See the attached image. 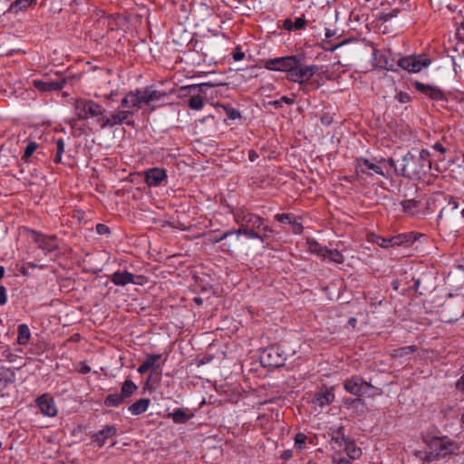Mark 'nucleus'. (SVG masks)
<instances>
[{
    "mask_svg": "<svg viewBox=\"0 0 464 464\" xmlns=\"http://www.w3.org/2000/svg\"><path fill=\"white\" fill-rule=\"evenodd\" d=\"M72 107L76 120L88 121L92 119L102 130L123 124V120L128 115L123 111H113L107 115V111L102 105L84 98H76L72 102Z\"/></svg>",
    "mask_w": 464,
    "mask_h": 464,
    "instance_id": "nucleus-1",
    "label": "nucleus"
},
{
    "mask_svg": "<svg viewBox=\"0 0 464 464\" xmlns=\"http://www.w3.org/2000/svg\"><path fill=\"white\" fill-rule=\"evenodd\" d=\"M319 67L315 64L295 67L290 72L289 80L300 84L307 82L315 73H317Z\"/></svg>",
    "mask_w": 464,
    "mask_h": 464,
    "instance_id": "nucleus-12",
    "label": "nucleus"
},
{
    "mask_svg": "<svg viewBox=\"0 0 464 464\" xmlns=\"http://www.w3.org/2000/svg\"><path fill=\"white\" fill-rule=\"evenodd\" d=\"M459 30H462L464 32V20L460 23Z\"/></svg>",
    "mask_w": 464,
    "mask_h": 464,
    "instance_id": "nucleus-64",
    "label": "nucleus"
},
{
    "mask_svg": "<svg viewBox=\"0 0 464 464\" xmlns=\"http://www.w3.org/2000/svg\"><path fill=\"white\" fill-rule=\"evenodd\" d=\"M37 144L35 142L31 141V155L34 153V151L36 150Z\"/></svg>",
    "mask_w": 464,
    "mask_h": 464,
    "instance_id": "nucleus-59",
    "label": "nucleus"
},
{
    "mask_svg": "<svg viewBox=\"0 0 464 464\" xmlns=\"http://www.w3.org/2000/svg\"><path fill=\"white\" fill-rule=\"evenodd\" d=\"M117 434V429L113 425L106 426L102 430L98 431L97 433L93 434L92 436V442L99 448H102L107 439L112 438Z\"/></svg>",
    "mask_w": 464,
    "mask_h": 464,
    "instance_id": "nucleus-20",
    "label": "nucleus"
},
{
    "mask_svg": "<svg viewBox=\"0 0 464 464\" xmlns=\"http://www.w3.org/2000/svg\"><path fill=\"white\" fill-rule=\"evenodd\" d=\"M323 259H328L335 264H343L344 262L343 254L336 249L327 248Z\"/></svg>",
    "mask_w": 464,
    "mask_h": 464,
    "instance_id": "nucleus-31",
    "label": "nucleus"
},
{
    "mask_svg": "<svg viewBox=\"0 0 464 464\" xmlns=\"http://www.w3.org/2000/svg\"><path fill=\"white\" fill-rule=\"evenodd\" d=\"M394 165V160L381 159L379 161L373 162L367 159H358L355 164V170L357 175H368L377 174L382 177L387 176L388 167L392 168Z\"/></svg>",
    "mask_w": 464,
    "mask_h": 464,
    "instance_id": "nucleus-4",
    "label": "nucleus"
},
{
    "mask_svg": "<svg viewBox=\"0 0 464 464\" xmlns=\"http://www.w3.org/2000/svg\"><path fill=\"white\" fill-rule=\"evenodd\" d=\"M66 83V79L59 75L56 80H34V86L41 92H47L53 91L62 90Z\"/></svg>",
    "mask_w": 464,
    "mask_h": 464,
    "instance_id": "nucleus-14",
    "label": "nucleus"
},
{
    "mask_svg": "<svg viewBox=\"0 0 464 464\" xmlns=\"http://www.w3.org/2000/svg\"><path fill=\"white\" fill-rule=\"evenodd\" d=\"M5 275V267L0 266V279L4 276Z\"/></svg>",
    "mask_w": 464,
    "mask_h": 464,
    "instance_id": "nucleus-62",
    "label": "nucleus"
},
{
    "mask_svg": "<svg viewBox=\"0 0 464 464\" xmlns=\"http://www.w3.org/2000/svg\"><path fill=\"white\" fill-rule=\"evenodd\" d=\"M343 451L353 460L357 459L362 455V450L356 446L353 441L343 440Z\"/></svg>",
    "mask_w": 464,
    "mask_h": 464,
    "instance_id": "nucleus-25",
    "label": "nucleus"
},
{
    "mask_svg": "<svg viewBox=\"0 0 464 464\" xmlns=\"http://www.w3.org/2000/svg\"><path fill=\"white\" fill-rule=\"evenodd\" d=\"M403 211L408 214H413L414 209L418 207V201L415 199H407L400 202Z\"/></svg>",
    "mask_w": 464,
    "mask_h": 464,
    "instance_id": "nucleus-36",
    "label": "nucleus"
},
{
    "mask_svg": "<svg viewBox=\"0 0 464 464\" xmlns=\"http://www.w3.org/2000/svg\"><path fill=\"white\" fill-rule=\"evenodd\" d=\"M167 179L165 169L151 168L145 171V182L150 187H157Z\"/></svg>",
    "mask_w": 464,
    "mask_h": 464,
    "instance_id": "nucleus-19",
    "label": "nucleus"
},
{
    "mask_svg": "<svg viewBox=\"0 0 464 464\" xmlns=\"http://www.w3.org/2000/svg\"><path fill=\"white\" fill-rule=\"evenodd\" d=\"M7 302L6 288L0 285V305L5 304Z\"/></svg>",
    "mask_w": 464,
    "mask_h": 464,
    "instance_id": "nucleus-49",
    "label": "nucleus"
},
{
    "mask_svg": "<svg viewBox=\"0 0 464 464\" xmlns=\"http://www.w3.org/2000/svg\"><path fill=\"white\" fill-rule=\"evenodd\" d=\"M227 233H233L229 235L228 239H225L223 244L220 246V249L223 252L233 253L238 246L240 241V236L237 234V229L227 230Z\"/></svg>",
    "mask_w": 464,
    "mask_h": 464,
    "instance_id": "nucleus-21",
    "label": "nucleus"
},
{
    "mask_svg": "<svg viewBox=\"0 0 464 464\" xmlns=\"http://www.w3.org/2000/svg\"><path fill=\"white\" fill-rule=\"evenodd\" d=\"M162 357L161 354H147L146 360L143 362L147 367L151 369L152 371H157L160 368V364L158 363V361L160 360Z\"/></svg>",
    "mask_w": 464,
    "mask_h": 464,
    "instance_id": "nucleus-34",
    "label": "nucleus"
},
{
    "mask_svg": "<svg viewBox=\"0 0 464 464\" xmlns=\"http://www.w3.org/2000/svg\"><path fill=\"white\" fill-rule=\"evenodd\" d=\"M150 404V400L148 398H141L137 401L133 402L130 407L129 411L132 415H140L144 413Z\"/></svg>",
    "mask_w": 464,
    "mask_h": 464,
    "instance_id": "nucleus-24",
    "label": "nucleus"
},
{
    "mask_svg": "<svg viewBox=\"0 0 464 464\" xmlns=\"http://www.w3.org/2000/svg\"><path fill=\"white\" fill-rule=\"evenodd\" d=\"M430 450H434L437 458L444 459L459 450L458 444L448 437H432L427 441Z\"/></svg>",
    "mask_w": 464,
    "mask_h": 464,
    "instance_id": "nucleus-6",
    "label": "nucleus"
},
{
    "mask_svg": "<svg viewBox=\"0 0 464 464\" xmlns=\"http://www.w3.org/2000/svg\"><path fill=\"white\" fill-rule=\"evenodd\" d=\"M413 86L417 91L432 100L441 101L444 99L443 92L436 86L424 84L418 81L413 82Z\"/></svg>",
    "mask_w": 464,
    "mask_h": 464,
    "instance_id": "nucleus-17",
    "label": "nucleus"
},
{
    "mask_svg": "<svg viewBox=\"0 0 464 464\" xmlns=\"http://www.w3.org/2000/svg\"><path fill=\"white\" fill-rule=\"evenodd\" d=\"M124 401L121 393H111L106 397L104 404L107 407H117L123 403Z\"/></svg>",
    "mask_w": 464,
    "mask_h": 464,
    "instance_id": "nucleus-33",
    "label": "nucleus"
},
{
    "mask_svg": "<svg viewBox=\"0 0 464 464\" xmlns=\"http://www.w3.org/2000/svg\"><path fill=\"white\" fill-rule=\"evenodd\" d=\"M166 97L167 93L165 92L159 91L154 86L135 89L124 95L121 101L120 107L113 111L126 112L128 115L123 120V123L132 126L134 121L130 118L143 104L150 106L154 102L163 101Z\"/></svg>",
    "mask_w": 464,
    "mask_h": 464,
    "instance_id": "nucleus-2",
    "label": "nucleus"
},
{
    "mask_svg": "<svg viewBox=\"0 0 464 464\" xmlns=\"http://www.w3.org/2000/svg\"><path fill=\"white\" fill-rule=\"evenodd\" d=\"M245 57V53L242 52H235L233 53V58L235 61H241Z\"/></svg>",
    "mask_w": 464,
    "mask_h": 464,
    "instance_id": "nucleus-53",
    "label": "nucleus"
},
{
    "mask_svg": "<svg viewBox=\"0 0 464 464\" xmlns=\"http://www.w3.org/2000/svg\"><path fill=\"white\" fill-rule=\"evenodd\" d=\"M18 343L26 344L29 342V328L26 324H21L18 328Z\"/></svg>",
    "mask_w": 464,
    "mask_h": 464,
    "instance_id": "nucleus-35",
    "label": "nucleus"
},
{
    "mask_svg": "<svg viewBox=\"0 0 464 464\" xmlns=\"http://www.w3.org/2000/svg\"><path fill=\"white\" fill-rule=\"evenodd\" d=\"M306 439L305 434L297 433L295 437V443L301 450L304 446Z\"/></svg>",
    "mask_w": 464,
    "mask_h": 464,
    "instance_id": "nucleus-42",
    "label": "nucleus"
},
{
    "mask_svg": "<svg viewBox=\"0 0 464 464\" xmlns=\"http://www.w3.org/2000/svg\"><path fill=\"white\" fill-rule=\"evenodd\" d=\"M231 234L232 233H227V231H226L225 233H223L220 236H215L214 237H212L210 239V242L213 243V244H217V243L222 242L225 239H228L229 238V235H231Z\"/></svg>",
    "mask_w": 464,
    "mask_h": 464,
    "instance_id": "nucleus-45",
    "label": "nucleus"
},
{
    "mask_svg": "<svg viewBox=\"0 0 464 464\" xmlns=\"http://www.w3.org/2000/svg\"><path fill=\"white\" fill-rule=\"evenodd\" d=\"M399 11L397 9L395 10H392V12H389V13H383L380 15V20L383 21V22H387L389 20H391L392 18L397 16Z\"/></svg>",
    "mask_w": 464,
    "mask_h": 464,
    "instance_id": "nucleus-43",
    "label": "nucleus"
},
{
    "mask_svg": "<svg viewBox=\"0 0 464 464\" xmlns=\"http://www.w3.org/2000/svg\"><path fill=\"white\" fill-rule=\"evenodd\" d=\"M13 380V372L5 367H0V392Z\"/></svg>",
    "mask_w": 464,
    "mask_h": 464,
    "instance_id": "nucleus-30",
    "label": "nucleus"
},
{
    "mask_svg": "<svg viewBox=\"0 0 464 464\" xmlns=\"http://www.w3.org/2000/svg\"><path fill=\"white\" fill-rule=\"evenodd\" d=\"M375 65L387 71H397L399 54L390 49L375 51L373 53Z\"/></svg>",
    "mask_w": 464,
    "mask_h": 464,
    "instance_id": "nucleus-9",
    "label": "nucleus"
},
{
    "mask_svg": "<svg viewBox=\"0 0 464 464\" xmlns=\"http://www.w3.org/2000/svg\"><path fill=\"white\" fill-rule=\"evenodd\" d=\"M138 372L140 373V374H144L145 372H147L149 371V368L147 367V365L142 362V364H140L138 368Z\"/></svg>",
    "mask_w": 464,
    "mask_h": 464,
    "instance_id": "nucleus-54",
    "label": "nucleus"
},
{
    "mask_svg": "<svg viewBox=\"0 0 464 464\" xmlns=\"http://www.w3.org/2000/svg\"><path fill=\"white\" fill-rule=\"evenodd\" d=\"M370 387H372V385L369 382H364L362 378L357 376L347 379L343 383L344 390L356 396L363 395Z\"/></svg>",
    "mask_w": 464,
    "mask_h": 464,
    "instance_id": "nucleus-13",
    "label": "nucleus"
},
{
    "mask_svg": "<svg viewBox=\"0 0 464 464\" xmlns=\"http://www.w3.org/2000/svg\"><path fill=\"white\" fill-rule=\"evenodd\" d=\"M280 101H281V102H285V103H287V104L294 103V99L293 98H289L287 96L281 97Z\"/></svg>",
    "mask_w": 464,
    "mask_h": 464,
    "instance_id": "nucleus-55",
    "label": "nucleus"
},
{
    "mask_svg": "<svg viewBox=\"0 0 464 464\" xmlns=\"http://www.w3.org/2000/svg\"><path fill=\"white\" fill-rule=\"evenodd\" d=\"M224 110L226 111L227 117L229 120L234 121V120L239 119L241 117L240 112L235 108L224 106Z\"/></svg>",
    "mask_w": 464,
    "mask_h": 464,
    "instance_id": "nucleus-41",
    "label": "nucleus"
},
{
    "mask_svg": "<svg viewBox=\"0 0 464 464\" xmlns=\"http://www.w3.org/2000/svg\"><path fill=\"white\" fill-rule=\"evenodd\" d=\"M420 279H417V280H415V281H414V285H413V286H414V289H415V290H418V289H419V287H420Z\"/></svg>",
    "mask_w": 464,
    "mask_h": 464,
    "instance_id": "nucleus-60",
    "label": "nucleus"
},
{
    "mask_svg": "<svg viewBox=\"0 0 464 464\" xmlns=\"http://www.w3.org/2000/svg\"><path fill=\"white\" fill-rule=\"evenodd\" d=\"M255 156H256L255 152H250V153H249V159H250V160H252V161H253V160H254Z\"/></svg>",
    "mask_w": 464,
    "mask_h": 464,
    "instance_id": "nucleus-63",
    "label": "nucleus"
},
{
    "mask_svg": "<svg viewBox=\"0 0 464 464\" xmlns=\"http://www.w3.org/2000/svg\"><path fill=\"white\" fill-rule=\"evenodd\" d=\"M306 25V20L304 17H298L294 22V30L304 29Z\"/></svg>",
    "mask_w": 464,
    "mask_h": 464,
    "instance_id": "nucleus-44",
    "label": "nucleus"
},
{
    "mask_svg": "<svg viewBox=\"0 0 464 464\" xmlns=\"http://www.w3.org/2000/svg\"><path fill=\"white\" fill-rule=\"evenodd\" d=\"M414 241H415V237H413V235L411 233H407V234H400V235L392 237L390 238H384V237H379L376 240V243L378 246H380L383 248H388L390 246H401L404 243H409V242L412 243Z\"/></svg>",
    "mask_w": 464,
    "mask_h": 464,
    "instance_id": "nucleus-15",
    "label": "nucleus"
},
{
    "mask_svg": "<svg viewBox=\"0 0 464 464\" xmlns=\"http://www.w3.org/2000/svg\"><path fill=\"white\" fill-rule=\"evenodd\" d=\"M237 230V234H239V236L244 235L247 238H250V239H259L261 242H265V240L266 238V235L259 233L256 228L239 227Z\"/></svg>",
    "mask_w": 464,
    "mask_h": 464,
    "instance_id": "nucleus-26",
    "label": "nucleus"
},
{
    "mask_svg": "<svg viewBox=\"0 0 464 464\" xmlns=\"http://www.w3.org/2000/svg\"><path fill=\"white\" fill-rule=\"evenodd\" d=\"M301 59L295 55L278 57L270 59L266 62V68L271 71H281L287 73L288 79L290 78V72H293L295 67L300 65Z\"/></svg>",
    "mask_w": 464,
    "mask_h": 464,
    "instance_id": "nucleus-7",
    "label": "nucleus"
},
{
    "mask_svg": "<svg viewBox=\"0 0 464 464\" xmlns=\"http://www.w3.org/2000/svg\"><path fill=\"white\" fill-rule=\"evenodd\" d=\"M235 221L240 227H253L264 233H272L273 229L265 224L264 218L245 209H238L234 214Z\"/></svg>",
    "mask_w": 464,
    "mask_h": 464,
    "instance_id": "nucleus-5",
    "label": "nucleus"
},
{
    "mask_svg": "<svg viewBox=\"0 0 464 464\" xmlns=\"http://www.w3.org/2000/svg\"><path fill=\"white\" fill-rule=\"evenodd\" d=\"M111 282L116 285L124 286L128 284H138L133 274L123 271L115 272L111 275Z\"/></svg>",
    "mask_w": 464,
    "mask_h": 464,
    "instance_id": "nucleus-22",
    "label": "nucleus"
},
{
    "mask_svg": "<svg viewBox=\"0 0 464 464\" xmlns=\"http://www.w3.org/2000/svg\"><path fill=\"white\" fill-rule=\"evenodd\" d=\"M28 0H15L10 6L11 12L25 9L28 6Z\"/></svg>",
    "mask_w": 464,
    "mask_h": 464,
    "instance_id": "nucleus-40",
    "label": "nucleus"
},
{
    "mask_svg": "<svg viewBox=\"0 0 464 464\" xmlns=\"http://www.w3.org/2000/svg\"><path fill=\"white\" fill-rule=\"evenodd\" d=\"M36 405L44 415L48 417H53L57 413V408L55 406L53 397L48 394H44L36 400Z\"/></svg>",
    "mask_w": 464,
    "mask_h": 464,
    "instance_id": "nucleus-16",
    "label": "nucleus"
},
{
    "mask_svg": "<svg viewBox=\"0 0 464 464\" xmlns=\"http://www.w3.org/2000/svg\"><path fill=\"white\" fill-rule=\"evenodd\" d=\"M90 372H91V368L86 364L82 365V368L80 369V372H82L83 374H86Z\"/></svg>",
    "mask_w": 464,
    "mask_h": 464,
    "instance_id": "nucleus-57",
    "label": "nucleus"
},
{
    "mask_svg": "<svg viewBox=\"0 0 464 464\" xmlns=\"http://www.w3.org/2000/svg\"><path fill=\"white\" fill-rule=\"evenodd\" d=\"M23 160H26L29 159V143L26 144L24 150V155L22 157Z\"/></svg>",
    "mask_w": 464,
    "mask_h": 464,
    "instance_id": "nucleus-56",
    "label": "nucleus"
},
{
    "mask_svg": "<svg viewBox=\"0 0 464 464\" xmlns=\"http://www.w3.org/2000/svg\"><path fill=\"white\" fill-rule=\"evenodd\" d=\"M211 85L209 83L204 82L199 85L192 84L183 87V90H188L189 92H195L198 90L199 92L202 94H191L188 99V107L192 110L199 111L201 110L205 105V100H206V92L205 88L210 87Z\"/></svg>",
    "mask_w": 464,
    "mask_h": 464,
    "instance_id": "nucleus-10",
    "label": "nucleus"
},
{
    "mask_svg": "<svg viewBox=\"0 0 464 464\" xmlns=\"http://www.w3.org/2000/svg\"><path fill=\"white\" fill-rule=\"evenodd\" d=\"M334 400V394L332 390H324V391H321L319 392H317L314 399H313V402L323 408L326 405H329L331 402H333V401Z\"/></svg>",
    "mask_w": 464,
    "mask_h": 464,
    "instance_id": "nucleus-23",
    "label": "nucleus"
},
{
    "mask_svg": "<svg viewBox=\"0 0 464 464\" xmlns=\"http://www.w3.org/2000/svg\"><path fill=\"white\" fill-rule=\"evenodd\" d=\"M434 453L435 451L431 450H430V452H424L423 459L429 462L433 461L435 459H440V458H437V455Z\"/></svg>",
    "mask_w": 464,
    "mask_h": 464,
    "instance_id": "nucleus-48",
    "label": "nucleus"
},
{
    "mask_svg": "<svg viewBox=\"0 0 464 464\" xmlns=\"http://www.w3.org/2000/svg\"><path fill=\"white\" fill-rule=\"evenodd\" d=\"M64 149H65L64 140L63 139L57 140H56V155H55V158H54V161L56 163L61 162L62 156H63V154L64 152Z\"/></svg>",
    "mask_w": 464,
    "mask_h": 464,
    "instance_id": "nucleus-38",
    "label": "nucleus"
},
{
    "mask_svg": "<svg viewBox=\"0 0 464 464\" xmlns=\"http://www.w3.org/2000/svg\"><path fill=\"white\" fill-rule=\"evenodd\" d=\"M456 389L461 392H464V373L462 376L456 382Z\"/></svg>",
    "mask_w": 464,
    "mask_h": 464,
    "instance_id": "nucleus-51",
    "label": "nucleus"
},
{
    "mask_svg": "<svg viewBox=\"0 0 464 464\" xmlns=\"http://www.w3.org/2000/svg\"><path fill=\"white\" fill-rule=\"evenodd\" d=\"M334 35V33L330 29L325 30V37L330 38Z\"/></svg>",
    "mask_w": 464,
    "mask_h": 464,
    "instance_id": "nucleus-58",
    "label": "nucleus"
},
{
    "mask_svg": "<svg viewBox=\"0 0 464 464\" xmlns=\"http://www.w3.org/2000/svg\"><path fill=\"white\" fill-rule=\"evenodd\" d=\"M275 218L278 222L287 223V224H291V225L295 226L298 229V232H300V230H301V224L299 222H297L296 218L292 214H285V213L276 214L275 216Z\"/></svg>",
    "mask_w": 464,
    "mask_h": 464,
    "instance_id": "nucleus-29",
    "label": "nucleus"
},
{
    "mask_svg": "<svg viewBox=\"0 0 464 464\" xmlns=\"http://www.w3.org/2000/svg\"><path fill=\"white\" fill-rule=\"evenodd\" d=\"M194 301L195 303H197L198 304H201L203 303V300L201 297H195L194 298Z\"/></svg>",
    "mask_w": 464,
    "mask_h": 464,
    "instance_id": "nucleus-61",
    "label": "nucleus"
},
{
    "mask_svg": "<svg viewBox=\"0 0 464 464\" xmlns=\"http://www.w3.org/2000/svg\"><path fill=\"white\" fill-rule=\"evenodd\" d=\"M416 350H417L416 346L410 345V346L399 348V349L395 350L394 353H395V356L402 357V356L408 355L411 353H414Z\"/></svg>",
    "mask_w": 464,
    "mask_h": 464,
    "instance_id": "nucleus-39",
    "label": "nucleus"
},
{
    "mask_svg": "<svg viewBox=\"0 0 464 464\" xmlns=\"http://www.w3.org/2000/svg\"><path fill=\"white\" fill-rule=\"evenodd\" d=\"M274 353L278 355L276 349H275L274 347L267 349L263 356V360H265V356H266L268 358L267 364L274 365V366H280L283 362V360L281 358H278L275 361L269 360V358H271Z\"/></svg>",
    "mask_w": 464,
    "mask_h": 464,
    "instance_id": "nucleus-37",
    "label": "nucleus"
},
{
    "mask_svg": "<svg viewBox=\"0 0 464 464\" xmlns=\"http://www.w3.org/2000/svg\"><path fill=\"white\" fill-rule=\"evenodd\" d=\"M308 249L311 253L324 258L327 247L322 246L317 241L310 239L307 241Z\"/></svg>",
    "mask_w": 464,
    "mask_h": 464,
    "instance_id": "nucleus-32",
    "label": "nucleus"
},
{
    "mask_svg": "<svg viewBox=\"0 0 464 464\" xmlns=\"http://www.w3.org/2000/svg\"><path fill=\"white\" fill-rule=\"evenodd\" d=\"M169 417L172 419L175 423L182 424L186 423L188 420L191 419L192 414L188 412V411H185L183 409H177L173 412L169 414Z\"/></svg>",
    "mask_w": 464,
    "mask_h": 464,
    "instance_id": "nucleus-27",
    "label": "nucleus"
},
{
    "mask_svg": "<svg viewBox=\"0 0 464 464\" xmlns=\"http://www.w3.org/2000/svg\"><path fill=\"white\" fill-rule=\"evenodd\" d=\"M331 447L334 450L332 454V461L334 464H351L352 459L342 450L343 441L338 439L331 440Z\"/></svg>",
    "mask_w": 464,
    "mask_h": 464,
    "instance_id": "nucleus-18",
    "label": "nucleus"
},
{
    "mask_svg": "<svg viewBox=\"0 0 464 464\" xmlns=\"http://www.w3.org/2000/svg\"><path fill=\"white\" fill-rule=\"evenodd\" d=\"M31 237H33L35 250H41L44 254L49 253L56 249L58 243L54 236H44L31 230Z\"/></svg>",
    "mask_w": 464,
    "mask_h": 464,
    "instance_id": "nucleus-11",
    "label": "nucleus"
},
{
    "mask_svg": "<svg viewBox=\"0 0 464 464\" xmlns=\"http://www.w3.org/2000/svg\"><path fill=\"white\" fill-rule=\"evenodd\" d=\"M430 59L422 56H406L399 57L397 69L401 68L411 73L420 72L423 68L430 64Z\"/></svg>",
    "mask_w": 464,
    "mask_h": 464,
    "instance_id": "nucleus-8",
    "label": "nucleus"
},
{
    "mask_svg": "<svg viewBox=\"0 0 464 464\" xmlns=\"http://www.w3.org/2000/svg\"><path fill=\"white\" fill-rule=\"evenodd\" d=\"M396 99L401 102V103H407L411 101V96L410 94H408L407 92H400L397 96H396Z\"/></svg>",
    "mask_w": 464,
    "mask_h": 464,
    "instance_id": "nucleus-46",
    "label": "nucleus"
},
{
    "mask_svg": "<svg viewBox=\"0 0 464 464\" xmlns=\"http://www.w3.org/2000/svg\"><path fill=\"white\" fill-rule=\"evenodd\" d=\"M138 390V386L130 380H126L121 386V395L126 400L130 397L136 391Z\"/></svg>",
    "mask_w": 464,
    "mask_h": 464,
    "instance_id": "nucleus-28",
    "label": "nucleus"
},
{
    "mask_svg": "<svg viewBox=\"0 0 464 464\" xmlns=\"http://www.w3.org/2000/svg\"><path fill=\"white\" fill-rule=\"evenodd\" d=\"M392 169L398 176L420 179L431 169L430 153L427 150H421L417 153L409 151L401 160H394Z\"/></svg>",
    "mask_w": 464,
    "mask_h": 464,
    "instance_id": "nucleus-3",
    "label": "nucleus"
},
{
    "mask_svg": "<svg viewBox=\"0 0 464 464\" xmlns=\"http://www.w3.org/2000/svg\"><path fill=\"white\" fill-rule=\"evenodd\" d=\"M96 231L100 235H107L110 233V228L104 224H98L96 226Z\"/></svg>",
    "mask_w": 464,
    "mask_h": 464,
    "instance_id": "nucleus-47",
    "label": "nucleus"
},
{
    "mask_svg": "<svg viewBox=\"0 0 464 464\" xmlns=\"http://www.w3.org/2000/svg\"><path fill=\"white\" fill-rule=\"evenodd\" d=\"M283 28L287 31L294 30V22L289 18L285 19L283 23Z\"/></svg>",
    "mask_w": 464,
    "mask_h": 464,
    "instance_id": "nucleus-50",
    "label": "nucleus"
},
{
    "mask_svg": "<svg viewBox=\"0 0 464 464\" xmlns=\"http://www.w3.org/2000/svg\"><path fill=\"white\" fill-rule=\"evenodd\" d=\"M433 149L441 154H444L447 151V150L440 142H436L433 145Z\"/></svg>",
    "mask_w": 464,
    "mask_h": 464,
    "instance_id": "nucleus-52",
    "label": "nucleus"
}]
</instances>
